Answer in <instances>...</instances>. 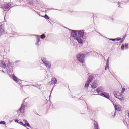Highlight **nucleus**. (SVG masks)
Returning a JSON list of instances; mask_svg holds the SVG:
<instances>
[{
    "mask_svg": "<svg viewBox=\"0 0 129 129\" xmlns=\"http://www.w3.org/2000/svg\"><path fill=\"white\" fill-rule=\"evenodd\" d=\"M0 29H4V25L2 24V23H0Z\"/></svg>",
    "mask_w": 129,
    "mask_h": 129,
    "instance_id": "29",
    "label": "nucleus"
},
{
    "mask_svg": "<svg viewBox=\"0 0 129 129\" xmlns=\"http://www.w3.org/2000/svg\"><path fill=\"white\" fill-rule=\"evenodd\" d=\"M122 6V4L121 3L118 2V7L119 8H121Z\"/></svg>",
    "mask_w": 129,
    "mask_h": 129,
    "instance_id": "25",
    "label": "nucleus"
},
{
    "mask_svg": "<svg viewBox=\"0 0 129 129\" xmlns=\"http://www.w3.org/2000/svg\"><path fill=\"white\" fill-rule=\"evenodd\" d=\"M94 78V77L93 76H90L88 78V80H87V81L90 83L91 82V81L93 80Z\"/></svg>",
    "mask_w": 129,
    "mask_h": 129,
    "instance_id": "16",
    "label": "nucleus"
},
{
    "mask_svg": "<svg viewBox=\"0 0 129 129\" xmlns=\"http://www.w3.org/2000/svg\"><path fill=\"white\" fill-rule=\"evenodd\" d=\"M13 79L14 81H15L16 82V81L19 79H18V78H17V77H16L15 76H13Z\"/></svg>",
    "mask_w": 129,
    "mask_h": 129,
    "instance_id": "21",
    "label": "nucleus"
},
{
    "mask_svg": "<svg viewBox=\"0 0 129 129\" xmlns=\"http://www.w3.org/2000/svg\"><path fill=\"white\" fill-rule=\"evenodd\" d=\"M96 91L98 93H100V92H103L104 91V88L102 87H99L96 89Z\"/></svg>",
    "mask_w": 129,
    "mask_h": 129,
    "instance_id": "10",
    "label": "nucleus"
},
{
    "mask_svg": "<svg viewBox=\"0 0 129 129\" xmlns=\"http://www.w3.org/2000/svg\"><path fill=\"white\" fill-rule=\"evenodd\" d=\"M23 121H24L25 122V125H26V126H27L28 127H30L31 128V125H30V124L29 123V122H28V121L26 120H23Z\"/></svg>",
    "mask_w": 129,
    "mask_h": 129,
    "instance_id": "15",
    "label": "nucleus"
},
{
    "mask_svg": "<svg viewBox=\"0 0 129 129\" xmlns=\"http://www.w3.org/2000/svg\"><path fill=\"white\" fill-rule=\"evenodd\" d=\"M122 51H124L125 50H128V44L125 43V44H122L121 47Z\"/></svg>",
    "mask_w": 129,
    "mask_h": 129,
    "instance_id": "8",
    "label": "nucleus"
},
{
    "mask_svg": "<svg viewBox=\"0 0 129 129\" xmlns=\"http://www.w3.org/2000/svg\"><path fill=\"white\" fill-rule=\"evenodd\" d=\"M15 122H17V123H19V124H20V125H22V126H24V127H26V125L24 124L22 122L19 121V120L16 119L15 120Z\"/></svg>",
    "mask_w": 129,
    "mask_h": 129,
    "instance_id": "13",
    "label": "nucleus"
},
{
    "mask_svg": "<svg viewBox=\"0 0 129 129\" xmlns=\"http://www.w3.org/2000/svg\"><path fill=\"white\" fill-rule=\"evenodd\" d=\"M17 83H18V84H21L22 83V81H21V80H19V79H18V80L16 81Z\"/></svg>",
    "mask_w": 129,
    "mask_h": 129,
    "instance_id": "24",
    "label": "nucleus"
},
{
    "mask_svg": "<svg viewBox=\"0 0 129 129\" xmlns=\"http://www.w3.org/2000/svg\"><path fill=\"white\" fill-rule=\"evenodd\" d=\"M57 83V79L55 78H52L51 81L49 82L50 84H56Z\"/></svg>",
    "mask_w": 129,
    "mask_h": 129,
    "instance_id": "11",
    "label": "nucleus"
},
{
    "mask_svg": "<svg viewBox=\"0 0 129 129\" xmlns=\"http://www.w3.org/2000/svg\"><path fill=\"white\" fill-rule=\"evenodd\" d=\"M40 38H41V39H45V38H46V35H45L44 34L41 35L40 36Z\"/></svg>",
    "mask_w": 129,
    "mask_h": 129,
    "instance_id": "23",
    "label": "nucleus"
},
{
    "mask_svg": "<svg viewBox=\"0 0 129 129\" xmlns=\"http://www.w3.org/2000/svg\"><path fill=\"white\" fill-rule=\"evenodd\" d=\"M26 108V106L24 104L21 105V107L19 108V111L21 113H24L25 112V109Z\"/></svg>",
    "mask_w": 129,
    "mask_h": 129,
    "instance_id": "7",
    "label": "nucleus"
},
{
    "mask_svg": "<svg viewBox=\"0 0 129 129\" xmlns=\"http://www.w3.org/2000/svg\"><path fill=\"white\" fill-rule=\"evenodd\" d=\"M124 37H126V35H125Z\"/></svg>",
    "mask_w": 129,
    "mask_h": 129,
    "instance_id": "36",
    "label": "nucleus"
},
{
    "mask_svg": "<svg viewBox=\"0 0 129 129\" xmlns=\"http://www.w3.org/2000/svg\"><path fill=\"white\" fill-rule=\"evenodd\" d=\"M120 43H123V40H121L120 42Z\"/></svg>",
    "mask_w": 129,
    "mask_h": 129,
    "instance_id": "32",
    "label": "nucleus"
},
{
    "mask_svg": "<svg viewBox=\"0 0 129 129\" xmlns=\"http://www.w3.org/2000/svg\"><path fill=\"white\" fill-rule=\"evenodd\" d=\"M124 91H125V88H123L121 93L122 94V93H123V92H124Z\"/></svg>",
    "mask_w": 129,
    "mask_h": 129,
    "instance_id": "28",
    "label": "nucleus"
},
{
    "mask_svg": "<svg viewBox=\"0 0 129 129\" xmlns=\"http://www.w3.org/2000/svg\"><path fill=\"white\" fill-rule=\"evenodd\" d=\"M42 17H43V18H45V19H46V20H49V19H50V17H49L47 15L42 16Z\"/></svg>",
    "mask_w": 129,
    "mask_h": 129,
    "instance_id": "22",
    "label": "nucleus"
},
{
    "mask_svg": "<svg viewBox=\"0 0 129 129\" xmlns=\"http://www.w3.org/2000/svg\"><path fill=\"white\" fill-rule=\"evenodd\" d=\"M115 109V110H117V111H121V106L118 104H115L114 105Z\"/></svg>",
    "mask_w": 129,
    "mask_h": 129,
    "instance_id": "9",
    "label": "nucleus"
},
{
    "mask_svg": "<svg viewBox=\"0 0 129 129\" xmlns=\"http://www.w3.org/2000/svg\"><path fill=\"white\" fill-rule=\"evenodd\" d=\"M41 60L42 61L43 64H44L45 66H46V68H47V69H50V68H51V66L52 64H51V62L48 61V60H47L46 58L43 57L41 59Z\"/></svg>",
    "mask_w": 129,
    "mask_h": 129,
    "instance_id": "5",
    "label": "nucleus"
},
{
    "mask_svg": "<svg viewBox=\"0 0 129 129\" xmlns=\"http://www.w3.org/2000/svg\"><path fill=\"white\" fill-rule=\"evenodd\" d=\"M113 94L116 98H118L119 100H122L123 99V95L118 91H114Z\"/></svg>",
    "mask_w": 129,
    "mask_h": 129,
    "instance_id": "4",
    "label": "nucleus"
},
{
    "mask_svg": "<svg viewBox=\"0 0 129 129\" xmlns=\"http://www.w3.org/2000/svg\"><path fill=\"white\" fill-rule=\"evenodd\" d=\"M76 58L78 60L79 62L83 64L85 62V55L83 53H79L76 55Z\"/></svg>",
    "mask_w": 129,
    "mask_h": 129,
    "instance_id": "3",
    "label": "nucleus"
},
{
    "mask_svg": "<svg viewBox=\"0 0 129 129\" xmlns=\"http://www.w3.org/2000/svg\"><path fill=\"white\" fill-rule=\"evenodd\" d=\"M115 41H120L121 40V38H115Z\"/></svg>",
    "mask_w": 129,
    "mask_h": 129,
    "instance_id": "30",
    "label": "nucleus"
},
{
    "mask_svg": "<svg viewBox=\"0 0 129 129\" xmlns=\"http://www.w3.org/2000/svg\"><path fill=\"white\" fill-rule=\"evenodd\" d=\"M97 95H101L103 97H105V98H107L108 99L110 97L109 96V94L108 93L103 92L101 94H98Z\"/></svg>",
    "mask_w": 129,
    "mask_h": 129,
    "instance_id": "6",
    "label": "nucleus"
},
{
    "mask_svg": "<svg viewBox=\"0 0 129 129\" xmlns=\"http://www.w3.org/2000/svg\"><path fill=\"white\" fill-rule=\"evenodd\" d=\"M94 124L95 129H98V124L97 123V122H94Z\"/></svg>",
    "mask_w": 129,
    "mask_h": 129,
    "instance_id": "19",
    "label": "nucleus"
},
{
    "mask_svg": "<svg viewBox=\"0 0 129 129\" xmlns=\"http://www.w3.org/2000/svg\"><path fill=\"white\" fill-rule=\"evenodd\" d=\"M1 67L3 69L2 70V72H3V73H8L9 75H13V68L12 67V66H11L10 63H8L7 64H6L5 62H2L1 63Z\"/></svg>",
    "mask_w": 129,
    "mask_h": 129,
    "instance_id": "2",
    "label": "nucleus"
},
{
    "mask_svg": "<svg viewBox=\"0 0 129 129\" xmlns=\"http://www.w3.org/2000/svg\"><path fill=\"white\" fill-rule=\"evenodd\" d=\"M10 7H11V4L8 3L7 5H6L4 7V9H5V10H7V9H9V8H10Z\"/></svg>",
    "mask_w": 129,
    "mask_h": 129,
    "instance_id": "18",
    "label": "nucleus"
},
{
    "mask_svg": "<svg viewBox=\"0 0 129 129\" xmlns=\"http://www.w3.org/2000/svg\"><path fill=\"white\" fill-rule=\"evenodd\" d=\"M109 40H110V41H115V40H116V39L110 38V39H109Z\"/></svg>",
    "mask_w": 129,
    "mask_h": 129,
    "instance_id": "31",
    "label": "nucleus"
},
{
    "mask_svg": "<svg viewBox=\"0 0 129 129\" xmlns=\"http://www.w3.org/2000/svg\"><path fill=\"white\" fill-rule=\"evenodd\" d=\"M4 33V28H0V35Z\"/></svg>",
    "mask_w": 129,
    "mask_h": 129,
    "instance_id": "26",
    "label": "nucleus"
},
{
    "mask_svg": "<svg viewBox=\"0 0 129 129\" xmlns=\"http://www.w3.org/2000/svg\"><path fill=\"white\" fill-rule=\"evenodd\" d=\"M39 42H41V39L40 38V36L37 37V41L36 43V46H39Z\"/></svg>",
    "mask_w": 129,
    "mask_h": 129,
    "instance_id": "17",
    "label": "nucleus"
},
{
    "mask_svg": "<svg viewBox=\"0 0 129 129\" xmlns=\"http://www.w3.org/2000/svg\"><path fill=\"white\" fill-rule=\"evenodd\" d=\"M114 113V114L113 116H114V117H115V113H116V112H115Z\"/></svg>",
    "mask_w": 129,
    "mask_h": 129,
    "instance_id": "34",
    "label": "nucleus"
},
{
    "mask_svg": "<svg viewBox=\"0 0 129 129\" xmlns=\"http://www.w3.org/2000/svg\"><path fill=\"white\" fill-rule=\"evenodd\" d=\"M71 36L74 37L75 40H76L79 44H82L83 43V39H86L87 33L83 30H72Z\"/></svg>",
    "mask_w": 129,
    "mask_h": 129,
    "instance_id": "1",
    "label": "nucleus"
},
{
    "mask_svg": "<svg viewBox=\"0 0 129 129\" xmlns=\"http://www.w3.org/2000/svg\"><path fill=\"white\" fill-rule=\"evenodd\" d=\"M89 84H90V82L87 81V82L85 85V87H86V88L88 87V86H89Z\"/></svg>",
    "mask_w": 129,
    "mask_h": 129,
    "instance_id": "20",
    "label": "nucleus"
},
{
    "mask_svg": "<svg viewBox=\"0 0 129 129\" xmlns=\"http://www.w3.org/2000/svg\"><path fill=\"white\" fill-rule=\"evenodd\" d=\"M97 84H96L95 82H93L92 84L91 85V87L93 88V89H95V88H97Z\"/></svg>",
    "mask_w": 129,
    "mask_h": 129,
    "instance_id": "14",
    "label": "nucleus"
},
{
    "mask_svg": "<svg viewBox=\"0 0 129 129\" xmlns=\"http://www.w3.org/2000/svg\"><path fill=\"white\" fill-rule=\"evenodd\" d=\"M105 70H107V69H109V57L107 60V63L106 64Z\"/></svg>",
    "mask_w": 129,
    "mask_h": 129,
    "instance_id": "12",
    "label": "nucleus"
},
{
    "mask_svg": "<svg viewBox=\"0 0 129 129\" xmlns=\"http://www.w3.org/2000/svg\"><path fill=\"white\" fill-rule=\"evenodd\" d=\"M0 124L5 125V124H6V122H5L4 121H0Z\"/></svg>",
    "mask_w": 129,
    "mask_h": 129,
    "instance_id": "27",
    "label": "nucleus"
},
{
    "mask_svg": "<svg viewBox=\"0 0 129 129\" xmlns=\"http://www.w3.org/2000/svg\"><path fill=\"white\" fill-rule=\"evenodd\" d=\"M37 88H38V89H40V90L41 89L40 87L39 88V87H37Z\"/></svg>",
    "mask_w": 129,
    "mask_h": 129,
    "instance_id": "35",
    "label": "nucleus"
},
{
    "mask_svg": "<svg viewBox=\"0 0 129 129\" xmlns=\"http://www.w3.org/2000/svg\"><path fill=\"white\" fill-rule=\"evenodd\" d=\"M32 86H34V87H38V86H37L36 85H33Z\"/></svg>",
    "mask_w": 129,
    "mask_h": 129,
    "instance_id": "33",
    "label": "nucleus"
}]
</instances>
